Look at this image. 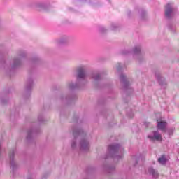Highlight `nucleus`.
I'll return each mask as SVG.
<instances>
[{
  "label": "nucleus",
  "mask_w": 179,
  "mask_h": 179,
  "mask_svg": "<svg viewBox=\"0 0 179 179\" xmlns=\"http://www.w3.org/2000/svg\"><path fill=\"white\" fill-rule=\"evenodd\" d=\"M108 150L110 157L113 159H122L124 156V148L119 144L109 145Z\"/></svg>",
  "instance_id": "obj_3"
},
{
  "label": "nucleus",
  "mask_w": 179,
  "mask_h": 179,
  "mask_svg": "<svg viewBox=\"0 0 179 179\" xmlns=\"http://www.w3.org/2000/svg\"><path fill=\"white\" fill-rule=\"evenodd\" d=\"M0 148H1V144H0Z\"/></svg>",
  "instance_id": "obj_22"
},
{
  "label": "nucleus",
  "mask_w": 179,
  "mask_h": 179,
  "mask_svg": "<svg viewBox=\"0 0 179 179\" xmlns=\"http://www.w3.org/2000/svg\"><path fill=\"white\" fill-rule=\"evenodd\" d=\"M66 100H73V96L66 98Z\"/></svg>",
  "instance_id": "obj_20"
},
{
  "label": "nucleus",
  "mask_w": 179,
  "mask_h": 179,
  "mask_svg": "<svg viewBox=\"0 0 179 179\" xmlns=\"http://www.w3.org/2000/svg\"><path fill=\"white\" fill-rule=\"evenodd\" d=\"M139 15H140L141 19L143 20V19H145V17L146 16V11L141 10V11H139Z\"/></svg>",
  "instance_id": "obj_14"
},
{
  "label": "nucleus",
  "mask_w": 179,
  "mask_h": 179,
  "mask_svg": "<svg viewBox=\"0 0 179 179\" xmlns=\"http://www.w3.org/2000/svg\"><path fill=\"white\" fill-rule=\"evenodd\" d=\"M31 135H33V131H32V130H29V131L27 132V139H30V137L31 136Z\"/></svg>",
  "instance_id": "obj_16"
},
{
  "label": "nucleus",
  "mask_w": 179,
  "mask_h": 179,
  "mask_svg": "<svg viewBox=\"0 0 179 179\" xmlns=\"http://www.w3.org/2000/svg\"><path fill=\"white\" fill-rule=\"evenodd\" d=\"M120 80L122 82L123 85H124L125 87L128 86V81L127 80V77H125V75L122 74L120 76Z\"/></svg>",
  "instance_id": "obj_10"
},
{
  "label": "nucleus",
  "mask_w": 179,
  "mask_h": 179,
  "mask_svg": "<svg viewBox=\"0 0 179 179\" xmlns=\"http://www.w3.org/2000/svg\"><path fill=\"white\" fill-rule=\"evenodd\" d=\"M128 52H129V51H127L125 54H127Z\"/></svg>",
  "instance_id": "obj_21"
},
{
  "label": "nucleus",
  "mask_w": 179,
  "mask_h": 179,
  "mask_svg": "<svg viewBox=\"0 0 179 179\" xmlns=\"http://www.w3.org/2000/svg\"><path fill=\"white\" fill-rule=\"evenodd\" d=\"M92 79H94V80H100V74L93 73L92 74Z\"/></svg>",
  "instance_id": "obj_15"
},
{
  "label": "nucleus",
  "mask_w": 179,
  "mask_h": 179,
  "mask_svg": "<svg viewBox=\"0 0 179 179\" xmlns=\"http://www.w3.org/2000/svg\"><path fill=\"white\" fill-rule=\"evenodd\" d=\"M64 43H66V41L64 38H61L57 41V44H64Z\"/></svg>",
  "instance_id": "obj_17"
},
{
  "label": "nucleus",
  "mask_w": 179,
  "mask_h": 179,
  "mask_svg": "<svg viewBox=\"0 0 179 179\" xmlns=\"http://www.w3.org/2000/svg\"><path fill=\"white\" fill-rule=\"evenodd\" d=\"M116 68L117 69V71H120L121 69V64H118L117 66H116Z\"/></svg>",
  "instance_id": "obj_18"
},
{
  "label": "nucleus",
  "mask_w": 179,
  "mask_h": 179,
  "mask_svg": "<svg viewBox=\"0 0 179 179\" xmlns=\"http://www.w3.org/2000/svg\"><path fill=\"white\" fill-rule=\"evenodd\" d=\"M167 128V123L164 121H161L157 123V129L163 132H166Z\"/></svg>",
  "instance_id": "obj_8"
},
{
  "label": "nucleus",
  "mask_w": 179,
  "mask_h": 179,
  "mask_svg": "<svg viewBox=\"0 0 179 179\" xmlns=\"http://www.w3.org/2000/svg\"><path fill=\"white\" fill-rule=\"evenodd\" d=\"M132 54H134L136 55H138L141 54V46H136L132 50Z\"/></svg>",
  "instance_id": "obj_11"
},
{
  "label": "nucleus",
  "mask_w": 179,
  "mask_h": 179,
  "mask_svg": "<svg viewBox=\"0 0 179 179\" xmlns=\"http://www.w3.org/2000/svg\"><path fill=\"white\" fill-rule=\"evenodd\" d=\"M173 4L168 3L166 6V8H165V15L166 16V17H170L171 15H173Z\"/></svg>",
  "instance_id": "obj_7"
},
{
  "label": "nucleus",
  "mask_w": 179,
  "mask_h": 179,
  "mask_svg": "<svg viewBox=\"0 0 179 179\" xmlns=\"http://www.w3.org/2000/svg\"><path fill=\"white\" fill-rule=\"evenodd\" d=\"M147 174H148L152 178L157 179L159 178V171L153 169V167H149L147 171Z\"/></svg>",
  "instance_id": "obj_6"
},
{
  "label": "nucleus",
  "mask_w": 179,
  "mask_h": 179,
  "mask_svg": "<svg viewBox=\"0 0 179 179\" xmlns=\"http://www.w3.org/2000/svg\"><path fill=\"white\" fill-rule=\"evenodd\" d=\"M73 134L75 136V139H73L71 143V149H73V150H75L78 149V147L80 150H82L83 152H85V150H89V148H90V144L87 139L82 138L78 145V143H76V135H78V136H82V135H83V131L74 130L73 131Z\"/></svg>",
  "instance_id": "obj_1"
},
{
  "label": "nucleus",
  "mask_w": 179,
  "mask_h": 179,
  "mask_svg": "<svg viewBox=\"0 0 179 179\" xmlns=\"http://www.w3.org/2000/svg\"><path fill=\"white\" fill-rule=\"evenodd\" d=\"M33 86V81L30 80L29 82H28L27 87H26V90L27 91H30L31 90V87Z\"/></svg>",
  "instance_id": "obj_13"
},
{
  "label": "nucleus",
  "mask_w": 179,
  "mask_h": 179,
  "mask_svg": "<svg viewBox=\"0 0 179 179\" xmlns=\"http://www.w3.org/2000/svg\"><path fill=\"white\" fill-rule=\"evenodd\" d=\"M147 138L150 142H162L163 141L162 134L157 131H152L148 135Z\"/></svg>",
  "instance_id": "obj_4"
},
{
  "label": "nucleus",
  "mask_w": 179,
  "mask_h": 179,
  "mask_svg": "<svg viewBox=\"0 0 179 179\" xmlns=\"http://www.w3.org/2000/svg\"><path fill=\"white\" fill-rule=\"evenodd\" d=\"M166 162H167V158H166V156L164 155H162L161 157L158 159V162L160 164H166Z\"/></svg>",
  "instance_id": "obj_12"
},
{
  "label": "nucleus",
  "mask_w": 179,
  "mask_h": 179,
  "mask_svg": "<svg viewBox=\"0 0 179 179\" xmlns=\"http://www.w3.org/2000/svg\"><path fill=\"white\" fill-rule=\"evenodd\" d=\"M13 156H15V151H12L10 154V159L11 160L10 164L13 169H15V166H16V162L13 161Z\"/></svg>",
  "instance_id": "obj_9"
},
{
  "label": "nucleus",
  "mask_w": 179,
  "mask_h": 179,
  "mask_svg": "<svg viewBox=\"0 0 179 179\" xmlns=\"http://www.w3.org/2000/svg\"><path fill=\"white\" fill-rule=\"evenodd\" d=\"M24 58H26V52H20L18 57L14 59L13 68H17V66H20Z\"/></svg>",
  "instance_id": "obj_5"
},
{
  "label": "nucleus",
  "mask_w": 179,
  "mask_h": 179,
  "mask_svg": "<svg viewBox=\"0 0 179 179\" xmlns=\"http://www.w3.org/2000/svg\"><path fill=\"white\" fill-rule=\"evenodd\" d=\"M77 73V82L76 83H69L67 85L68 89L73 90L80 87V85H83L85 82V78H86V66H80L76 69Z\"/></svg>",
  "instance_id": "obj_2"
},
{
  "label": "nucleus",
  "mask_w": 179,
  "mask_h": 179,
  "mask_svg": "<svg viewBox=\"0 0 179 179\" xmlns=\"http://www.w3.org/2000/svg\"><path fill=\"white\" fill-rule=\"evenodd\" d=\"M156 78L158 80H160V78H162V76L159 73H156Z\"/></svg>",
  "instance_id": "obj_19"
}]
</instances>
